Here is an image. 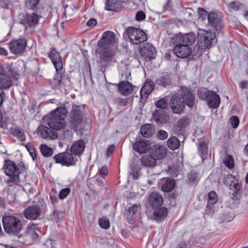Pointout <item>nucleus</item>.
Masks as SVG:
<instances>
[{"mask_svg": "<svg viewBox=\"0 0 248 248\" xmlns=\"http://www.w3.org/2000/svg\"><path fill=\"white\" fill-rule=\"evenodd\" d=\"M186 104L192 108L195 105V97L190 91L187 88L183 90L182 94H175L171 98L170 106L173 113L180 114Z\"/></svg>", "mask_w": 248, "mask_h": 248, "instance_id": "1", "label": "nucleus"}, {"mask_svg": "<svg viewBox=\"0 0 248 248\" xmlns=\"http://www.w3.org/2000/svg\"><path fill=\"white\" fill-rule=\"evenodd\" d=\"M67 113V111L65 108H58L46 116L44 120L50 128L60 130L65 125V119Z\"/></svg>", "mask_w": 248, "mask_h": 248, "instance_id": "2", "label": "nucleus"}, {"mask_svg": "<svg viewBox=\"0 0 248 248\" xmlns=\"http://www.w3.org/2000/svg\"><path fill=\"white\" fill-rule=\"evenodd\" d=\"M2 222L5 232L10 235H16L22 230V222L17 217L5 216L2 217Z\"/></svg>", "mask_w": 248, "mask_h": 248, "instance_id": "3", "label": "nucleus"}, {"mask_svg": "<svg viewBox=\"0 0 248 248\" xmlns=\"http://www.w3.org/2000/svg\"><path fill=\"white\" fill-rule=\"evenodd\" d=\"M3 168L6 175L10 178V181L15 183L21 181L20 175L22 169L20 167L17 166L14 162L11 160L5 161Z\"/></svg>", "mask_w": 248, "mask_h": 248, "instance_id": "4", "label": "nucleus"}, {"mask_svg": "<svg viewBox=\"0 0 248 248\" xmlns=\"http://www.w3.org/2000/svg\"><path fill=\"white\" fill-rule=\"evenodd\" d=\"M125 32L133 44L138 45L147 39V36L143 31L133 27L127 28Z\"/></svg>", "mask_w": 248, "mask_h": 248, "instance_id": "5", "label": "nucleus"}, {"mask_svg": "<svg viewBox=\"0 0 248 248\" xmlns=\"http://www.w3.org/2000/svg\"><path fill=\"white\" fill-rule=\"evenodd\" d=\"M198 45L202 49L208 48L212 43V41L215 38V34L214 32L208 31L200 29L198 34Z\"/></svg>", "mask_w": 248, "mask_h": 248, "instance_id": "6", "label": "nucleus"}, {"mask_svg": "<svg viewBox=\"0 0 248 248\" xmlns=\"http://www.w3.org/2000/svg\"><path fill=\"white\" fill-rule=\"evenodd\" d=\"M53 159L55 163L67 167L74 166L77 161V159L74 157L72 154L68 152L57 154L54 156Z\"/></svg>", "mask_w": 248, "mask_h": 248, "instance_id": "7", "label": "nucleus"}, {"mask_svg": "<svg viewBox=\"0 0 248 248\" xmlns=\"http://www.w3.org/2000/svg\"><path fill=\"white\" fill-rule=\"evenodd\" d=\"M19 18L20 19L19 23L24 25L25 30H26V25L30 27H34L37 25L42 16L34 13L28 15L21 14L19 15Z\"/></svg>", "mask_w": 248, "mask_h": 248, "instance_id": "8", "label": "nucleus"}, {"mask_svg": "<svg viewBox=\"0 0 248 248\" xmlns=\"http://www.w3.org/2000/svg\"><path fill=\"white\" fill-rule=\"evenodd\" d=\"M116 41L115 34L111 31H107L103 33L101 39L99 41L98 46L111 47Z\"/></svg>", "mask_w": 248, "mask_h": 248, "instance_id": "9", "label": "nucleus"}, {"mask_svg": "<svg viewBox=\"0 0 248 248\" xmlns=\"http://www.w3.org/2000/svg\"><path fill=\"white\" fill-rule=\"evenodd\" d=\"M27 45V41L25 39H20L11 41L9 46L11 51L15 54L22 53L25 50Z\"/></svg>", "mask_w": 248, "mask_h": 248, "instance_id": "10", "label": "nucleus"}, {"mask_svg": "<svg viewBox=\"0 0 248 248\" xmlns=\"http://www.w3.org/2000/svg\"><path fill=\"white\" fill-rule=\"evenodd\" d=\"M38 132L42 138L45 139L54 140L57 138L58 133L50 127H48L46 126L41 125L38 128Z\"/></svg>", "mask_w": 248, "mask_h": 248, "instance_id": "11", "label": "nucleus"}, {"mask_svg": "<svg viewBox=\"0 0 248 248\" xmlns=\"http://www.w3.org/2000/svg\"><path fill=\"white\" fill-rule=\"evenodd\" d=\"M41 211L38 206H30L26 208L23 213L24 217L28 219H37L41 216Z\"/></svg>", "mask_w": 248, "mask_h": 248, "instance_id": "12", "label": "nucleus"}, {"mask_svg": "<svg viewBox=\"0 0 248 248\" xmlns=\"http://www.w3.org/2000/svg\"><path fill=\"white\" fill-rule=\"evenodd\" d=\"M173 51L178 57L181 58L188 57L191 52V49L189 46L178 43L174 47Z\"/></svg>", "mask_w": 248, "mask_h": 248, "instance_id": "13", "label": "nucleus"}, {"mask_svg": "<svg viewBox=\"0 0 248 248\" xmlns=\"http://www.w3.org/2000/svg\"><path fill=\"white\" fill-rule=\"evenodd\" d=\"M208 19L209 24L216 30H219L221 28V17L219 13L215 11L210 12L208 15Z\"/></svg>", "mask_w": 248, "mask_h": 248, "instance_id": "14", "label": "nucleus"}, {"mask_svg": "<svg viewBox=\"0 0 248 248\" xmlns=\"http://www.w3.org/2000/svg\"><path fill=\"white\" fill-rule=\"evenodd\" d=\"M167 149L160 145H155L151 147V155L156 160L164 158L166 155Z\"/></svg>", "mask_w": 248, "mask_h": 248, "instance_id": "15", "label": "nucleus"}, {"mask_svg": "<svg viewBox=\"0 0 248 248\" xmlns=\"http://www.w3.org/2000/svg\"><path fill=\"white\" fill-rule=\"evenodd\" d=\"M73 110L71 112V122L75 126H77L82 122L83 116L81 111L79 109V106L74 105Z\"/></svg>", "mask_w": 248, "mask_h": 248, "instance_id": "16", "label": "nucleus"}, {"mask_svg": "<svg viewBox=\"0 0 248 248\" xmlns=\"http://www.w3.org/2000/svg\"><path fill=\"white\" fill-rule=\"evenodd\" d=\"M153 119L157 124H165L169 121L170 118L164 110H155L153 113Z\"/></svg>", "mask_w": 248, "mask_h": 248, "instance_id": "17", "label": "nucleus"}, {"mask_svg": "<svg viewBox=\"0 0 248 248\" xmlns=\"http://www.w3.org/2000/svg\"><path fill=\"white\" fill-rule=\"evenodd\" d=\"M148 202L154 209L161 206L163 203L162 196L157 192H153L149 195Z\"/></svg>", "mask_w": 248, "mask_h": 248, "instance_id": "18", "label": "nucleus"}, {"mask_svg": "<svg viewBox=\"0 0 248 248\" xmlns=\"http://www.w3.org/2000/svg\"><path fill=\"white\" fill-rule=\"evenodd\" d=\"M48 56L51 59L57 71L61 70L62 67L61 57L55 48H53L49 53Z\"/></svg>", "mask_w": 248, "mask_h": 248, "instance_id": "19", "label": "nucleus"}, {"mask_svg": "<svg viewBox=\"0 0 248 248\" xmlns=\"http://www.w3.org/2000/svg\"><path fill=\"white\" fill-rule=\"evenodd\" d=\"M176 39L178 43L184 44L189 46L195 42L196 40L195 35L193 33H187L184 35L178 36L176 37Z\"/></svg>", "mask_w": 248, "mask_h": 248, "instance_id": "20", "label": "nucleus"}, {"mask_svg": "<svg viewBox=\"0 0 248 248\" xmlns=\"http://www.w3.org/2000/svg\"><path fill=\"white\" fill-rule=\"evenodd\" d=\"M13 85L12 80L9 74L0 72V89H8Z\"/></svg>", "mask_w": 248, "mask_h": 248, "instance_id": "21", "label": "nucleus"}, {"mask_svg": "<svg viewBox=\"0 0 248 248\" xmlns=\"http://www.w3.org/2000/svg\"><path fill=\"white\" fill-rule=\"evenodd\" d=\"M155 53V48L152 45L149 43L145 44L140 50V54L143 57L149 59H153Z\"/></svg>", "mask_w": 248, "mask_h": 248, "instance_id": "22", "label": "nucleus"}, {"mask_svg": "<svg viewBox=\"0 0 248 248\" xmlns=\"http://www.w3.org/2000/svg\"><path fill=\"white\" fill-rule=\"evenodd\" d=\"M85 144L83 140H78L73 143L71 147V152L75 155L80 156L85 149Z\"/></svg>", "mask_w": 248, "mask_h": 248, "instance_id": "23", "label": "nucleus"}, {"mask_svg": "<svg viewBox=\"0 0 248 248\" xmlns=\"http://www.w3.org/2000/svg\"><path fill=\"white\" fill-rule=\"evenodd\" d=\"M153 219L159 221L164 219L168 216V209L165 207H158L154 209Z\"/></svg>", "mask_w": 248, "mask_h": 248, "instance_id": "24", "label": "nucleus"}, {"mask_svg": "<svg viewBox=\"0 0 248 248\" xmlns=\"http://www.w3.org/2000/svg\"><path fill=\"white\" fill-rule=\"evenodd\" d=\"M110 47L108 46H98L97 51L103 60L105 61L108 60L114 56V52Z\"/></svg>", "mask_w": 248, "mask_h": 248, "instance_id": "25", "label": "nucleus"}, {"mask_svg": "<svg viewBox=\"0 0 248 248\" xmlns=\"http://www.w3.org/2000/svg\"><path fill=\"white\" fill-rule=\"evenodd\" d=\"M150 143L147 140L137 141L133 144L134 150L140 153H145L150 149Z\"/></svg>", "mask_w": 248, "mask_h": 248, "instance_id": "26", "label": "nucleus"}, {"mask_svg": "<svg viewBox=\"0 0 248 248\" xmlns=\"http://www.w3.org/2000/svg\"><path fill=\"white\" fill-rule=\"evenodd\" d=\"M119 91L122 94L128 95L133 91V87L132 84L128 81H123L119 85Z\"/></svg>", "mask_w": 248, "mask_h": 248, "instance_id": "27", "label": "nucleus"}, {"mask_svg": "<svg viewBox=\"0 0 248 248\" xmlns=\"http://www.w3.org/2000/svg\"><path fill=\"white\" fill-rule=\"evenodd\" d=\"M207 99L209 106L211 108H217L220 104V98L215 92L211 91Z\"/></svg>", "mask_w": 248, "mask_h": 248, "instance_id": "28", "label": "nucleus"}, {"mask_svg": "<svg viewBox=\"0 0 248 248\" xmlns=\"http://www.w3.org/2000/svg\"><path fill=\"white\" fill-rule=\"evenodd\" d=\"M154 89V84L151 82L145 83L140 89V96L142 99L146 98L148 95L152 92Z\"/></svg>", "mask_w": 248, "mask_h": 248, "instance_id": "29", "label": "nucleus"}, {"mask_svg": "<svg viewBox=\"0 0 248 248\" xmlns=\"http://www.w3.org/2000/svg\"><path fill=\"white\" fill-rule=\"evenodd\" d=\"M230 189L232 191L233 200L237 199L241 194V186L237 180L232 181L230 185Z\"/></svg>", "mask_w": 248, "mask_h": 248, "instance_id": "30", "label": "nucleus"}, {"mask_svg": "<svg viewBox=\"0 0 248 248\" xmlns=\"http://www.w3.org/2000/svg\"><path fill=\"white\" fill-rule=\"evenodd\" d=\"M122 3L118 0H106L105 9L108 11H117L121 8Z\"/></svg>", "mask_w": 248, "mask_h": 248, "instance_id": "31", "label": "nucleus"}, {"mask_svg": "<svg viewBox=\"0 0 248 248\" xmlns=\"http://www.w3.org/2000/svg\"><path fill=\"white\" fill-rule=\"evenodd\" d=\"M162 189L165 192H170L174 187L175 182L174 179L164 178L162 180Z\"/></svg>", "mask_w": 248, "mask_h": 248, "instance_id": "32", "label": "nucleus"}, {"mask_svg": "<svg viewBox=\"0 0 248 248\" xmlns=\"http://www.w3.org/2000/svg\"><path fill=\"white\" fill-rule=\"evenodd\" d=\"M142 164L148 167H154L156 164V159L150 154L149 155H144L140 159Z\"/></svg>", "mask_w": 248, "mask_h": 248, "instance_id": "33", "label": "nucleus"}, {"mask_svg": "<svg viewBox=\"0 0 248 248\" xmlns=\"http://www.w3.org/2000/svg\"><path fill=\"white\" fill-rule=\"evenodd\" d=\"M140 132L144 137L149 138L154 134V129L151 124H146L142 126Z\"/></svg>", "mask_w": 248, "mask_h": 248, "instance_id": "34", "label": "nucleus"}, {"mask_svg": "<svg viewBox=\"0 0 248 248\" xmlns=\"http://www.w3.org/2000/svg\"><path fill=\"white\" fill-rule=\"evenodd\" d=\"M26 234L28 237L31 238L33 240H35L38 238V234L35 230L34 224L27 228Z\"/></svg>", "mask_w": 248, "mask_h": 248, "instance_id": "35", "label": "nucleus"}, {"mask_svg": "<svg viewBox=\"0 0 248 248\" xmlns=\"http://www.w3.org/2000/svg\"><path fill=\"white\" fill-rule=\"evenodd\" d=\"M64 217V213L63 212L55 210L50 215V218L55 222H59L63 219Z\"/></svg>", "mask_w": 248, "mask_h": 248, "instance_id": "36", "label": "nucleus"}, {"mask_svg": "<svg viewBox=\"0 0 248 248\" xmlns=\"http://www.w3.org/2000/svg\"><path fill=\"white\" fill-rule=\"evenodd\" d=\"M167 144L170 149L174 150L178 148L180 146V141L177 138L172 137L168 140Z\"/></svg>", "mask_w": 248, "mask_h": 248, "instance_id": "37", "label": "nucleus"}, {"mask_svg": "<svg viewBox=\"0 0 248 248\" xmlns=\"http://www.w3.org/2000/svg\"><path fill=\"white\" fill-rule=\"evenodd\" d=\"M42 154L45 157L51 156L53 154V150L51 148L46 144H42L40 147Z\"/></svg>", "mask_w": 248, "mask_h": 248, "instance_id": "38", "label": "nucleus"}, {"mask_svg": "<svg viewBox=\"0 0 248 248\" xmlns=\"http://www.w3.org/2000/svg\"><path fill=\"white\" fill-rule=\"evenodd\" d=\"M211 92V91L208 90L206 88H202L199 90L198 93L200 98L207 101Z\"/></svg>", "mask_w": 248, "mask_h": 248, "instance_id": "39", "label": "nucleus"}, {"mask_svg": "<svg viewBox=\"0 0 248 248\" xmlns=\"http://www.w3.org/2000/svg\"><path fill=\"white\" fill-rule=\"evenodd\" d=\"M223 163L229 169H232L234 167V160L233 157L229 155H227L224 159Z\"/></svg>", "mask_w": 248, "mask_h": 248, "instance_id": "40", "label": "nucleus"}, {"mask_svg": "<svg viewBox=\"0 0 248 248\" xmlns=\"http://www.w3.org/2000/svg\"><path fill=\"white\" fill-rule=\"evenodd\" d=\"M207 199V203L215 204L218 201V198L216 193L215 191H211L208 193Z\"/></svg>", "mask_w": 248, "mask_h": 248, "instance_id": "41", "label": "nucleus"}, {"mask_svg": "<svg viewBox=\"0 0 248 248\" xmlns=\"http://www.w3.org/2000/svg\"><path fill=\"white\" fill-rule=\"evenodd\" d=\"M234 217V214L232 212H229L227 213H224L221 217V222H229L233 219Z\"/></svg>", "mask_w": 248, "mask_h": 248, "instance_id": "42", "label": "nucleus"}, {"mask_svg": "<svg viewBox=\"0 0 248 248\" xmlns=\"http://www.w3.org/2000/svg\"><path fill=\"white\" fill-rule=\"evenodd\" d=\"M99 226L103 229H107L109 227L110 224L108 219L106 217H103L99 220Z\"/></svg>", "mask_w": 248, "mask_h": 248, "instance_id": "43", "label": "nucleus"}, {"mask_svg": "<svg viewBox=\"0 0 248 248\" xmlns=\"http://www.w3.org/2000/svg\"><path fill=\"white\" fill-rule=\"evenodd\" d=\"M168 101L165 98L160 99L156 102V107L161 109L166 108H168Z\"/></svg>", "mask_w": 248, "mask_h": 248, "instance_id": "44", "label": "nucleus"}, {"mask_svg": "<svg viewBox=\"0 0 248 248\" xmlns=\"http://www.w3.org/2000/svg\"><path fill=\"white\" fill-rule=\"evenodd\" d=\"M199 152L201 155V157L203 158L207 153V147L206 143L201 142L200 143Z\"/></svg>", "mask_w": 248, "mask_h": 248, "instance_id": "45", "label": "nucleus"}, {"mask_svg": "<svg viewBox=\"0 0 248 248\" xmlns=\"http://www.w3.org/2000/svg\"><path fill=\"white\" fill-rule=\"evenodd\" d=\"M157 83L163 87H166L170 84V80L168 77H163L157 80Z\"/></svg>", "mask_w": 248, "mask_h": 248, "instance_id": "46", "label": "nucleus"}, {"mask_svg": "<svg viewBox=\"0 0 248 248\" xmlns=\"http://www.w3.org/2000/svg\"><path fill=\"white\" fill-rule=\"evenodd\" d=\"M39 0H25L26 6L29 9L34 8L38 3Z\"/></svg>", "mask_w": 248, "mask_h": 248, "instance_id": "47", "label": "nucleus"}, {"mask_svg": "<svg viewBox=\"0 0 248 248\" xmlns=\"http://www.w3.org/2000/svg\"><path fill=\"white\" fill-rule=\"evenodd\" d=\"M189 121L188 119L186 117H183L180 119L178 123V126L181 128L185 127L188 124Z\"/></svg>", "mask_w": 248, "mask_h": 248, "instance_id": "48", "label": "nucleus"}, {"mask_svg": "<svg viewBox=\"0 0 248 248\" xmlns=\"http://www.w3.org/2000/svg\"><path fill=\"white\" fill-rule=\"evenodd\" d=\"M70 192L69 188H65L62 189L59 192V198L60 199H63L65 198Z\"/></svg>", "mask_w": 248, "mask_h": 248, "instance_id": "49", "label": "nucleus"}, {"mask_svg": "<svg viewBox=\"0 0 248 248\" xmlns=\"http://www.w3.org/2000/svg\"><path fill=\"white\" fill-rule=\"evenodd\" d=\"M140 204H135L128 209V212L130 215H133L136 212L139 211L140 210Z\"/></svg>", "mask_w": 248, "mask_h": 248, "instance_id": "50", "label": "nucleus"}, {"mask_svg": "<svg viewBox=\"0 0 248 248\" xmlns=\"http://www.w3.org/2000/svg\"><path fill=\"white\" fill-rule=\"evenodd\" d=\"M215 212V208L214 204H207L206 208L205 210V213L206 214L208 215V216H211L213 215L214 213Z\"/></svg>", "mask_w": 248, "mask_h": 248, "instance_id": "51", "label": "nucleus"}, {"mask_svg": "<svg viewBox=\"0 0 248 248\" xmlns=\"http://www.w3.org/2000/svg\"><path fill=\"white\" fill-rule=\"evenodd\" d=\"M46 246V248H56V246L57 245L56 241H54L52 239L47 240L44 244Z\"/></svg>", "mask_w": 248, "mask_h": 248, "instance_id": "52", "label": "nucleus"}, {"mask_svg": "<svg viewBox=\"0 0 248 248\" xmlns=\"http://www.w3.org/2000/svg\"><path fill=\"white\" fill-rule=\"evenodd\" d=\"M168 135L167 132L163 130H159L157 132V138L161 140H164L168 138Z\"/></svg>", "mask_w": 248, "mask_h": 248, "instance_id": "53", "label": "nucleus"}, {"mask_svg": "<svg viewBox=\"0 0 248 248\" xmlns=\"http://www.w3.org/2000/svg\"><path fill=\"white\" fill-rule=\"evenodd\" d=\"M230 123L233 128H236L239 123V119L236 116L232 117L230 119Z\"/></svg>", "mask_w": 248, "mask_h": 248, "instance_id": "54", "label": "nucleus"}, {"mask_svg": "<svg viewBox=\"0 0 248 248\" xmlns=\"http://www.w3.org/2000/svg\"><path fill=\"white\" fill-rule=\"evenodd\" d=\"M145 18V13L141 11H138L136 14V19L139 21L143 20Z\"/></svg>", "mask_w": 248, "mask_h": 248, "instance_id": "55", "label": "nucleus"}, {"mask_svg": "<svg viewBox=\"0 0 248 248\" xmlns=\"http://www.w3.org/2000/svg\"><path fill=\"white\" fill-rule=\"evenodd\" d=\"M229 7L234 10H238L240 7V5L238 3L232 1L229 4Z\"/></svg>", "mask_w": 248, "mask_h": 248, "instance_id": "56", "label": "nucleus"}, {"mask_svg": "<svg viewBox=\"0 0 248 248\" xmlns=\"http://www.w3.org/2000/svg\"><path fill=\"white\" fill-rule=\"evenodd\" d=\"M198 177V175L195 172H191L188 174V180L190 182H195Z\"/></svg>", "mask_w": 248, "mask_h": 248, "instance_id": "57", "label": "nucleus"}, {"mask_svg": "<svg viewBox=\"0 0 248 248\" xmlns=\"http://www.w3.org/2000/svg\"><path fill=\"white\" fill-rule=\"evenodd\" d=\"M99 173L101 176H106L108 173L107 168L106 166L102 167L99 169Z\"/></svg>", "mask_w": 248, "mask_h": 248, "instance_id": "58", "label": "nucleus"}, {"mask_svg": "<svg viewBox=\"0 0 248 248\" xmlns=\"http://www.w3.org/2000/svg\"><path fill=\"white\" fill-rule=\"evenodd\" d=\"M130 76H131V71L128 68L126 67H125V72L124 73L122 74V76L126 79H128L129 77H130Z\"/></svg>", "mask_w": 248, "mask_h": 248, "instance_id": "59", "label": "nucleus"}, {"mask_svg": "<svg viewBox=\"0 0 248 248\" xmlns=\"http://www.w3.org/2000/svg\"><path fill=\"white\" fill-rule=\"evenodd\" d=\"M97 24L96 20L94 18H91L89 20L87 23V25L90 27H94Z\"/></svg>", "mask_w": 248, "mask_h": 248, "instance_id": "60", "label": "nucleus"}, {"mask_svg": "<svg viewBox=\"0 0 248 248\" xmlns=\"http://www.w3.org/2000/svg\"><path fill=\"white\" fill-rule=\"evenodd\" d=\"M199 13L202 19H203L207 15L206 11L202 8H199Z\"/></svg>", "mask_w": 248, "mask_h": 248, "instance_id": "61", "label": "nucleus"}, {"mask_svg": "<svg viewBox=\"0 0 248 248\" xmlns=\"http://www.w3.org/2000/svg\"><path fill=\"white\" fill-rule=\"evenodd\" d=\"M33 160H35L36 158V153L33 148H30L28 149Z\"/></svg>", "mask_w": 248, "mask_h": 248, "instance_id": "62", "label": "nucleus"}, {"mask_svg": "<svg viewBox=\"0 0 248 248\" xmlns=\"http://www.w3.org/2000/svg\"><path fill=\"white\" fill-rule=\"evenodd\" d=\"M243 211L244 213L248 215V201L244 202L243 204Z\"/></svg>", "mask_w": 248, "mask_h": 248, "instance_id": "63", "label": "nucleus"}, {"mask_svg": "<svg viewBox=\"0 0 248 248\" xmlns=\"http://www.w3.org/2000/svg\"><path fill=\"white\" fill-rule=\"evenodd\" d=\"M239 86L242 89L247 87L248 86V81L246 80L241 81L239 84Z\"/></svg>", "mask_w": 248, "mask_h": 248, "instance_id": "64", "label": "nucleus"}]
</instances>
